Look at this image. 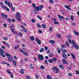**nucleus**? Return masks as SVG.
I'll return each instance as SVG.
<instances>
[{
    "instance_id": "nucleus-28",
    "label": "nucleus",
    "mask_w": 79,
    "mask_h": 79,
    "mask_svg": "<svg viewBox=\"0 0 79 79\" xmlns=\"http://www.w3.org/2000/svg\"><path fill=\"white\" fill-rule=\"evenodd\" d=\"M5 10L6 11H10V9H9V8H8L7 7L5 8Z\"/></svg>"
},
{
    "instance_id": "nucleus-4",
    "label": "nucleus",
    "mask_w": 79,
    "mask_h": 79,
    "mask_svg": "<svg viewBox=\"0 0 79 79\" xmlns=\"http://www.w3.org/2000/svg\"><path fill=\"white\" fill-rule=\"evenodd\" d=\"M58 16L60 21L64 20V17L63 16H61L60 15H58Z\"/></svg>"
},
{
    "instance_id": "nucleus-13",
    "label": "nucleus",
    "mask_w": 79,
    "mask_h": 79,
    "mask_svg": "<svg viewBox=\"0 0 79 79\" xmlns=\"http://www.w3.org/2000/svg\"><path fill=\"white\" fill-rule=\"evenodd\" d=\"M44 8V6H39L40 10H42V8Z\"/></svg>"
},
{
    "instance_id": "nucleus-11",
    "label": "nucleus",
    "mask_w": 79,
    "mask_h": 79,
    "mask_svg": "<svg viewBox=\"0 0 79 79\" xmlns=\"http://www.w3.org/2000/svg\"><path fill=\"white\" fill-rule=\"evenodd\" d=\"M64 6H65V8H67V9L69 10H71V8H69V7H68V6L67 5H64Z\"/></svg>"
},
{
    "instance_id": "nucleus-25",
    "label": "nucleus",
    "mask_w": 79,
    "mask_h": 79,
    "mask_svg": "<svg viewBox=\"0 0 79 79\" xmlns=\"http://www.w3.org/2000/svg\"><path fill=\"white\" fill-rule=\"evenodd\" d=\"M7 21L8 23H10V21H11V20L10 18H8L7 19Z\"/></svg>"
},
{
    "instance_id": "nucleus-52",
    "label": "nucleus",
    "mask_w": 79,
    "mask_h": 79,
    "mask_svg": "<svg viewBox=\"0 0 79 79\" xmlns=\"http://www.w3.org/2000/svg\"><path fill=\"white\" fill-rule=\"evenodd\" d=\"M38 32H39V33L40 34H42V31L40 30H39Z\"/></svg>"
},
{
    "instance_id": "nucleus-51",
    "label": "nucleus",
    "mask_w": 79,
    "mask_h": 79,
    "mask_svg": "<svg viewBox=\"0 0 79 79\" xmlns=\"http://www.w3.org/2000/svg\"><path fill=\"white\" fill-rule=\"evenodd\" d=\"M57 37L58 38H60L61 37V35L60 34H58L57 35Z\"/></svg>"
},
{
    "instance_id": "nucleus-30",
    "label": "nucleus",
    "mask_w": 79,
    "mask_h": 79,
    "mask_svg": "<svg viewBox=\"0 0 79 79\" xmlns=\"http://www.w3.org/2000/svg\"><path fill=\"white\" fill-rule=\"evenodd\" d=\"M30 39H31V40H34V37L33 36H32L31 37Z\"/></svg>"
},
{
    "instance_id": "nucleus-1",
    "label": "nucleus",
    "mask_w": 79,
    "mask_h": 79,
    "mask_svg": "<svg viewBox=\"0 0 79 79\" xmlns=\"http://www.w3.org/2000/svg\"><path fill=\"white\" fill-rule=\"evenodd\" d=\"M53 70V72H55V70H56V73H58V71H59V69L58 68H56V67H52L51 68Z\"/></svg>"
},
{
    "instance_id": "nucleus-33",
    "label": "nucleus",
    "mask_w": 79,
    "mask_h": 79,
    "mask_svg": "<svg viewBox=\"0 0 79 79\" xmlns=\"http://www.w3.org/2000/svg\"><path fill=\"white\" fill-rule=\"evenodd\" d=\"M0 55L2 56V57H3V58H5V56L2 54V53H0Z\"/></svg>"
},
{
    "instance_id": "nucleus-44",
    "label": "nucleus",
    "mask_w": 79,
    "mask_h": 79,
    "mask_svg": "<svg viewBox=\"0 0 79 79\" xmlns=\"http://www.w3.org/2000/svg\"><path fill=\"white\" fill-rule=\"evenodd\" d=\"M37 18H38L40 20H42V18H41V17H40V16H37Z\"/></svg>"
},
{
    "instance_id": "nucleus-16",
    "label": "nucleus",
    "mask_w": 79,
    "mask_h": 79,
    "mask_svg": "<svg viewBox=\"0 0 79 79\" xmlns=\"http://www.w3.org/2000/svg\"><path fill=\"white\" fill-rule=\"evenodd\" d=\"M72 44H73V46L75 45H76V43H75L74 41L73 40H72Z\"/></svg>"
},
{
    "instance_id": "nucleus-38",
    "label": "nucleus",
    "mask_w": 79,
    "mask_h": 79,
    "mask_svg": "<svg viewBox=\"0 0 79 79\" xmlns=\"http://www.w3.org/2000/svg\"><path fill=\"white\" fill-rule=\"evenodd\" d=\"M16 15L17 16H18V17H19H19H20V14H19V13H17Z\"/></svg>"
},
{
    "instance_id": "nucleus-39",
    "label": "nucleus",
    "mask_w": 79,
    "mask_h": 79,
    "mask_svg": "<svg viewBox=\"0 0 79 79\" xmlns=\"http://www.w3.org/2000/svg\"><path fill=\"white\" fill-rule=\"evenodd\" d=\"M5 14H4L3 13H2L1 14V16L2 17V18H4L5 17Z\"/></svg>"
},
{
    "instance_id": "nucleus-45",
    "label": "nucleus",
    "mask_w": 79,
    "mask_h": 79,
    "mask_svg": "<svg viewBox=\"0 0 79 79\" xmlns=\"http://www.w3.org/2000/svg\"><path fill=\"white\" fill-rule=\"evenodd\" d=\"M3 39L5 40H8V37H6L3 38Z\"/></svg>"
},
{
    "instance_id": "nucleus-42",
    "label": "nucleus",
    "mask_w": 79,
    "mask_h": 79,
    "mask_svg": "<svg viewBox=\"0 0 79 79\" xmlns=\"http://www.w3.org/2000/svg\"><path fill=\"white\" fill-rule=\"evenodd\" d=\"M71 19L72 21H73V20H74V19H73V16L72 15L71 16Z\"/></svg>"
},
{
    "instance_id": "nucleus-27",
    "label": "nucleus",
    "mask_w": 79,
    "mask_h": 79,
    "mask_svg": "<svg viewBox=\"0 0 79 79\" xmlns=\"http://www.w3.org/2000/svg\"><path fill=\"white\" fill-rule=\"evenodd\" d=\"M54 24H58L59 23L57 21H55L54 22Z\"/></svg>"
},
{
    "instance_id": "nucleus-56",
    "label": "nucleus",
    "mask_w": 79,
    "mask_h": 79,
    "mask_svg": "<svg viewBox=\"0 0 79 79\" xmlns=\"http://www.w3.org/2000/svg\"><path fill=\"white\" fill-rule=\"evenodd\" d=\"M45 63H46V64H48V63H47V60H45Z\"/></svg>"
},
{
    "instance_id": "nucleus-61",
    "label": "nucleus",
    "mask_w": 79,
    "mask_h": 79,
    "mask_svg": "<svg viewBox=\"0 0 79 79\" xmlns=\"http://www.w3.org/2000/svg\"><path fill=\"white\" fill-rule=\"evenodd\" d=\"M7 16L8 15H5L4 18H5V19H6V18H7Z\"/></svg>"
},
{
    "instance_id": "nucleus-63",
    "label": "nucleus",
    "mask_w": 79,
    "mask_h": 79,
    "mask_svg": "<svg viewBox=\"0 0 79 79\" xmlns=\"http://www.w3.org/2000/svg\"><path fill=\"white\" fill-rule=\"evenodd\" d=\"M2 64H6V62L5 61H2Z\"/></svg>"
},
{
    "instance_id": "nucleus-6",
    "label": "nucleus",
    "mask_w": 79,
    "mask_h": 79,
    "mask_svg": "<svg viewBox=\"0 0 79 79\" xmlns=\"http://www.w3.org/2000/svg\"><path fill=\"white\" fill-rule=\"evenodd\" d=\"M0 53H2V54H4V53H5L4 50H3L2 48H0Z\"/></svg>"
},
{
    "instance_id": "nucleus-14",
    "label": "nucleus",
    "mask_w": 79,
    "mask_h": 79,
    "mask_svg": "<svg viewBox=\"0 0 79 79\" xmlns=\"http://www.w3.org/2000/svg\"><path fill=\"white\" fill-rule=\"evenodd\" d=\"M74 46H75V48L76 50H78V49H79V46H78V45L75 44V45Z\"/></svg>"
},
{
    "instance_id": "nucleus-41",
    "label": "nucleus",
    "mask_w": 79,
    "mask_h": 79,
    "mask_svg": "<svg viewBox=\"0 0 79 79\" xmlns=\"http://www.w3.org/2000/svg\"><path fill=\"white\" fill-rule=\"evenodd\" d=\"M42 27L43 28H45V27H46V26H45V25L44 24H43L42 25Z\"/></svg>"
},
{
    "instance_id": "nucleus-20",
    "label": "nucleus",
    "mask_w": 79,
    "mask_h": 79,
    "mask_svg": "<svg viewBox=\"0 0 79 79\" xmlns=\"http://www.w3.org/2000/svg\"><path fill=\"white\" fill-rule=\"evenodd\" d=\"M47 78L48 79H52V77L49 75H47Z\"/></svg>"
},
{
    "instance_id": "nucleus-24",
    "label": "nucleus",
    "mask_w": 79,
    "mask_h": 79,
    "mask_svg": "<svg viewBox=\"0 0 79 79\" xmlns=\"http://www.w3.org/2000/svg\"><path fill=\"white\" fill-rule=\"evenodd\" d=\"M6 71L7 73H8V74H11V73L10 72V71H9V70H6Z\"/></svg>"
},
{
    "instance_id": "nucleus-26",
    "label": "nucleus",
    "mask_w": 79,
    "mask_h": 79,
    "mask_svg": "<svg viewBox=\"0 0 79 79\" xmlns=\"http://www.w3.org/2000/svg\"><path fill=\"white\" fill-rule=\"evenodd\" d=\"M7 5H8L9 8H11V6H10V2L9 1L7 2Z\"/></svg>"
},
{
    "instance_id": "nucleus-23",
    "label": "nucleus",
    "mask_w": 79,
    "mask_h": 79,
    "mask_svg": "<svg viewBox=\"0 0 79 79\" xmlns=\"http://www.w3.org/2000/svg\"><path fill=\"white\" fill-rule=\"evenodd\" d=\"M40 68L41 69H45V68H44V66L43 65L41 66Z\"/></svg>"
},
{
    "instance_id": "nucleus-49",
    "label": "nucleus",
    "mask_w": 79,
    "mask_h": 79,
    "mask_svg": "<svg viewBox=\"0 0 79 79\" xmlns=\"http://www.w3.org/2000/svg\"><path fill=\"white\" fill-rule=\"evenodd\" d=\"M61 51L62 52H67V50H66V49L64 50H62Z\"/></svg>"
},
{
    "instance_id": "nucleus-48",
    "label": "nucleus",
    "mask_w": 79,
    "mask_h": 79,
    "mask_svg": "<svg viewBox=\"0 0 79 79\" xmlns=\"http://www.w3.org/2000/svg\"><path fill=\"white\" fill-rule=\"evenodd\" d=\"M53 56V54H50L49 55V56L50 58H52Z\"/></svg>"
},
{
    "instance_id": "nucleus-31",
    "label": "nucleus",
    "mask_w": 79,
    "mask_h": 79,
    "mask_svg": "<svg viewBox=\"0 0 79 79\" xmlns=\"http://www.w3.org/2000/svg\"><path fill=\"white\" fill-rule=\"evenodd\" d=\"M52 29H53V27H51V28L49 29V31L51 32V31L52 30Z\"/></svg>"
},
{
    "instance_id": "nucleus-59",
    "label": "nucleus",
    "mask_w": 79,
    "mask_h": 79,
    "mask_svg": "<svg viewBox=\"0 0 79 79\" xmlns=\"http://www.w3.org/2000/svg\"><path fill=\"white\" fill-rule=\"evenodd\" d=\"M35 77H36V79H39V76L38 75H37L35 76Z\"/></svg>"
},
{
    "instance_id": "nucleus-9",
    "label": "nucleus",
    "mask_w": 79,
    "mask_h": 79,
    "mask_svg": "<svg viewBox=\"0 0 79 79\" xmlns=\"http://www.w3.org/2000/svg\"><path fill=\"white\" fill-rule=\"evenodd\" d=\"M49 42L50 43H51V44H54L55 43V41L53 40H49Z\"/></svg>"
},
{
    "instance_id": "nucleus-54",
    "label": "nucleus",
    "mask_w": 79,
    "mask_h": 79,
    "mask_svg": "<svg viewBox=\"0 0 79 79\" xmlns=\"http://www.w3.org/2000/svg\"><path fill=\"white\" fill-rule=\"evenodd\" d=\"M3 26L4 27H6L7 26V25L6 23H4L3 24Z\"/></svg>"
},
{
    "instance_id": "nucleus-40",
    "label": "nucleus",
    "mask_w": 79,
    "mask_h": 79,
    "mask_svg": "<svg viewBox=\"0 0 79 79\" xmlns=\"http://www.w3.org/2000/svg\"><path fill=\"white\" fill-rule=\"evenodd\" d=\"M49 62L50 63H53V60H49Z\"/></svg>"
},
{
    "instance_id": "nucleus-10",
    "label": "nucleus",
    "mask_w": 79,
    "mask_h": 79,
    "mask_svg": "<svg viewBox=\"0 0 79 79\" xmlns=\"http://www.w3.org/2000/svg\"><path fill=\"white\" fill-rule=\"evenodd\" d=\"M62 55L63 57L64 58L66 59V58H67V56H66V54H65L62 53Z\"/></svg>"
},
{
    "instance_id": "nucleus-46",
    "label": "nucleus",
    "mask_w": 79,
    "mask_h": 79,
    "mask_svg": "<svg viewBox=\"0 0 79 79\" xmlns=\"http://www.w3.org/2000/svg\"><path fill=\"white\" fill-rule=\"evenodd\" d=\"M32 6H33V8H35V4H34V3H33L32 4Z\"/></svg>"
},
{
    "instance_id": "nucleus-2",
    "label": "nucleus",
    "mask_w": 79,
    "mask_h": 79,
    "mask_svg": "<svg viewBox=\"0 0 79 79\" xmlns=\"http://www.w3.org/2000/svg\"><path fill=\"white\" fill-rule=\"evenodd\" d=\"M38 56L39 58V60H41L42 61H43V60H44V58L42 55H38Z\"/></svg>"
},
{
    "instance_id": "nucleus-55",
    "label": "nucleus",
    "mask_w": 79,
    "mask_h": 79,
    "mask_svg": "<svg viewBox=\"0 0 79 79\" xmlns=\"http://www.w3.org/2000/svg\"><path fill=\"white\" fill-rule=\"evenodd\" d=\"M60 52H61V50H60V49H59L58 51V54H60Z\"/></svg>"
},
{
    "instance_id": "nucleus-53",
    "label": "nucleus",
    "mask_w": 79,
    "mask_h": 79,
    "mask_svg": "<svg viewBox=\"0 0 79 79\" xmlns=\"http://www.w3.org/2000/svg\"><path fill=\"white\" fill-rule=\"evenodd\" d=\"M68 74L69 76H72V74L71 73H68Z\"/></svg>"
},
{
    "instance_id": "nucleus-19",
    "label": "nucleus",
    "mask_w": 79,
    "mask_h": 79,
    "mask_svg": "<svg viewBox=\"0 0 79 79\" xmlns=\"http://www.w3.org/2000/svg\"><path fill=\"white\" fill-rule=\"evenodd\" d=\"M5 55L6 56H11V55L9 54L8 53L6 52L5 54Z\"/></svg>"
},
{
    "instance_id": "nucleus-8",
    "label": "nucleus",
    "mask_w": 79,
    "mask_h": 79,
    "mask_svg": "<svg viewBox=\"0 0 79 79\" xmlns=\"http://www.w3.org/2000/svg\"><path fill=\"white\" fill-rule=\"evenodd\" d=\"M12 61L15 66H16V62L15 60H12Z\"/></svg>"
},
{
    "instance_id": "nucleus-57",
    "label": "nucleus",
    "mask_w": 79,
    "mask_h": 79,
    "mask_svg": "<svg viewBox=\"0 0 79 79\" xmlns=\"http://www.w3.org/2000/svg\"><path fill=\"white\" fill-rule=\"evenodd\" d=\"M19 35L20 36H23V35L22 34V33H21V32H19Z\"/></svg>"
},
{
    "instance_id": "nucleus-17",
    "label": "nucleus",
    "mask_w": 79,
    "mask_h": 79,
    "mask_svg": "<svg viewBox=\"0 0 79 79\" xmlns=\"http://www.w3.org/2000/svg\"><path fill=\"white\" fill-rule=\"evenodd\" d=\"M71 55L72 56L73 58L74 59H76V57H75V56H74V54H73L71 53Z\"/></svg>"
},
{
    "instance_id": "nucleus-64",
    "label": "nucleus",
    "mask_w": 79,
    "mask_h": 79,
    "mask_svg": "<svg viewBox=\"0 0 79 79\" xmlns=\"http://www.w3.org/2000/svg\"><path fill=\"white\" fill-rule=\"evenodd\" d=\"M11 21L12 22H15V19H11Z\"/></svg>"
},
{
    "instance_id": "nucleus-50",
    "label": "nucleus",
    "mask_w": 79,
    "mask_h": 79,
    "mask_svg": "<svg viewBox=\"0 0 79 79\" xmlns=\"http://www.w3.org/2000/svg\"><path fill=\"white\" fill-rule=\"evenodd\" d=\"M2 7L3 9H4V8H5H5H6V6L5 5H4V6H3Z\"/></svg>"
},
{
    "instance_id": "nucleus-47",
    "label": "nucleus",
    "mask_w": 79,
    "mask_h": 79,
    "mask_svg": "<svg viewBox=\"0 0 79 79\" xmlns=\"http://www.w3.org/2000/svg\"><path fill=\"white\" fill-rule=\"evenodd\" d=\"M67 38L68 39H70L71 38V37L69 35H68Z\"/></svg>"
},
{
    "instance_id": "nucleus-5",
    "label": "nucleus",
    "mask_w": 79,
    "mask_h": 79,
    "mask_svg": "<svg viewBox=\"0 0 79 79\" xmlns=\"http://www.w3.org/2000/svg\"><path fill=\"white\" fill-rule=\"evenodd\" d=\"M62 61L63 64H68V62L66 61L64 59H62Z\"/></svg>"
},
{
    "instance_id": "nucleus-7",
    "label": "nucleus",
    "mask_w": 79,
    "mask_h": 79,
    "mask_svg": "<svg viewBox=\"0 0 79 79\" xmlns=\"http://www.w3.org/2000/svg\"><path fill=\"white\" fill-rule=\"evenodd\" d=\"M8 60L9 61H12V57H8L7 58Z\"/></svg>"
},
{
    "instance_id": "nucleus-29",
    "label": "nucleus",
    "mask_w": 79,
    "mask_h": 79,
    "mask_svg": "<svg viewBox=\"0 0 79 79\" xmlns=\"http://www.w3.org/2000/svg\"><path fill=\"white\" fill-rule=\"evenodd\" d=\"M10 29L12 32H14V31L15 30L14 28H10Z\"/></svg>"
},
{
    "instance_id": "nucleus-21",
    "label": "nucleus",
    "mask_w": 79,
    "mask_h": 79,
    "mask_svg": "<svg viewBox=\"0 0 79 79\" xmlns=\"http://www.w3.org/2000/svg\"><path fill=\"white\" fill-rule=\"evenodd\" d=\"M36 10H37V11H39L40 9H39V7H37V6H36Z\"/></svg>"
},
{
    "instance_id": "nucleus-43",
    "label": "nucleus",
    "mask_w": 79,
    "mask_h": 79,
    "mask_svg": "<svg viewBox=\"0 0 79 79\" xmlns=\"http://www.w3.org/2000/svg\"><path fill=\"white\" fill-rule=\"evenodd\" d=\"M53 60L54 61H56L57 60L55 58H53Z\"/></svg>"
},
{
    "instance_id": "nucleus-35",
    "label": "nucleus",
    "mask_w": 79,
    "mask_h": 79,
    "mask_svg": "<svg viewBox=\"0 0 79 79\" xmlns=\"http://www.w3.org/2000/svg\"><path fill=\"white\" fill-rule=\"evenodd\" d=\"M31 21L32 23H34L35 22V21L34 19H31Z\"/></svg>"
},
{
    "instance_id": "nucleus-62",
    "label": "nucleus",
    "mask_w": 79,
    "mask_h": 79,
    "mask_svg": "<svg viewBox=\"0 0 79 79\" xmlns=\"http://www.w3.org/2000/svg\"><path fill=\"white\" fill-rule=\"evenodd\" d=\"M68 41L70 43V44H72V42H71V40H68Z\"/></svg>"
},
{
    "instance_id": "nucleus-34",
    "label": "nucleus",
    "mask_w": 79,
    "mask_h": 79,
    "mask_svg": "<svg viewBox=\"0 0 79 79\" xmlns=\"http://www.w3.org/2000/svg\"><path fill=\"white\" fill-rule=\"evenodd\" d=\"M65 44L67 46H69V43H68V42H66L65 43Z\"/></svg>"
},
{
    "instance_id": "nucleus-36",
    "label": "nucleus",
    "mask_w": 79,
    "mask_h": 79,
    "mask_svg": "<svg viewBox=\"0 0 79 79\" xmlns=\"http://www.w3.org/2000/svg\"><path fill=\"white\" fill-rule=\"evenodd\" d=\"M37 42L39 45H40V44H41V42L40 40L38 41Z\"/></svg>"
},
{
    "instance_id": "nucleus-58",
    "label": "nucleus",
    "mask_w": 79,
    "mask_h": 79,
    "mask_svg": "<svg viewBox=\"0 0 79 79\" xmlns=\"http://www.w3.org/2000/svg\"><path fill=\"white\" fill-rule=\"evenodd\" d=\"M26 77L28 79H31L30 78L31 77L29 76H27Z\"/></svg>"
},
{
    "instance_id": "nucleus-18",
    "label": "nucleus",
    "mask_w": 79,
    "mask_h": 79,
    "mask_svg": "<svg viewBox=\"0 0 79 79\" xmlns=\"http://www.w3.org/2000/svg\"><path fill=\"white\" fill-rule=\"evenodd\" d=\"M20 73L21 74H24V70H23V69H21L20 70Z\"/></svg>"
},
{
    "instance_id": "nucleus-15",
    "label": "nucleus",
    "mask_w": 79,
    "mask_h": 79,
    "mask_svg": "<svg viewBox=\"0 0 79 79\" xmlns=\"http://www.w3.org/2000/svg\"><path fill=\"white\" fill-rule=\"evenodd\" d=\"M44 51V49L43 48H41L40 49V53H42V52H43Z\"/></svg>"
},
{
    "instance_id": "nucleus-32",
    "label": "nucleus",
    "mask_w": 79,
    "mask_h": 79,
    "mask_svg": "<svg viewBox=\"0 0 79 79\" xmlns=\"http://www.w3.org/2000/svg\"><path fill=\"white\" fill-rule=\"evenodd\" d=\"M15 17L17 18V19H18L19 21H21V19L19 18L18 17L16 16H15Z\"/></svg>"
},
{
    "instance_id": "nucleus-3",
    "label": "nucleus",
    "mask_w": 79,
    "mask_h": 79,
    "mask_svg": "<svg viewBox=\"0 0 79 79\" xmlns=\"http://www.w3.org/2000/svg\"><path fill=\"white\" fill-rule=\"evenodd\" d=\"M20 52L22 53H23L25 55H26V56H28V54L26 53V52L23 51L22 50V49H20Z\"/></svg>"
},
{
    "instance_id": "nucleus-12",
    "label": "nucleus",
    "mask_w": 79,
    "mask_h": 79,
    "mask_svg": "<svg viewBox=\"0 0 79 79\" xmlns=\"http://www.w3.org/2000/svg\"><path fill=\"white\" fill-rule=\"evenodd\" d=\"M73 32H74V34H75V35H79V33L77 32V31H73Z\"/></svg>"
},
{
    "instance_id": "nucleus-37",
    "label": "nucleus",
    "mask_w": 79,
    "mask_h": 79,
    "mask_svg": "<svg viewBox=\"0 0 79 79\" xmlns=\"http://www.w3.org/2000/svg\"><path fill=\"white\" fill-rule=\"evenodd\" d=\"M23 29L24 30V32H27V30L25 27H24Z\"/></svg>"
},
{
    "instance_id": "nucleus-22",
    "label": "nucleus",
    "mask_w": 79,
    "mask_h": 79,
    "mask_svg": "<svg viewBox=\"0 0 79 79\" xmlns=\"http://www.w3.org/2000/svg\"><path fill=\"white\" fill-rule=\"evenodd\" d=\"M59 67L61 68V69H64V67H63V66L62 65H60L59 66Z\"/></svg>"
},
{
    "instance_id": "nucleus-60",
    "label": "nucleus",
    "mask_w": 79,
    "mask_h": 79,
    "mask_svg": "<svg viewBox=\"0 0 79 79\" xmlns=\"http://www.w3.org/2000/svg\"><path fill=\"white\" fill-rule=\"evenodd\" d=\"M76 73L77 74H79V72L78 70H77L76 71Z\"/></svg>"
}]
</instances>
